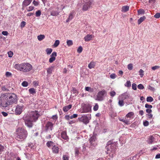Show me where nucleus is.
Masks as SVG:
<instances>
[{
    "instance_id": "18",
    "label": "nucleus",
    "mask_w": 160,
    "mask_h": 160,
    "mask_svg": "<svg viewBox=\"0 0 160 160\" xmlns=\"http://www.w3.org/2000/svg\"><path fill=\"white\" fill-rule=\"evenodd\" d=\"M50 126H53V124L52 122L48 121L45 127V131L47 132Z\"/></svg>"
},
{
    "instance_id": "52",
    "label": "nucleus",
    "mask_w": 160,
    "mask_h": 160,
    "mask_svg": "<svg viewBox=\"0 0 160 160\" xmlns=\"http://www.w3.org/2000/svg\"><path fill=\"white\" fill-rule=\"evenodd\" d=\"M145 107L147 109H151L152 108V105L149 104L148 103H146L145 104Z\"/></svg>"
},
{
    "instance_id": "29",
    "label": "nucleus",
    "mask_w": 160,
    "mask_h": 160,
    "mask_svg": "<svg viewBox=\"0 0 160 160\" xmlns=\"http://www.w3.org/2000/svg\"><path fill=\"white\" fill-rule=\"evenodd\" d=\"M146 18L145 16H143L140 18L138 19V25L140 24Z\"/></svg>"
},
{
    "instance_id": "55",
    "label": "nucleus",
    "mask_w": 160,
    "mask_h": 160,
    "mask_svg": "<svg viewBox=\"0 0 160 160\" xmlns=\"http://www.w3.org/2000/svg\"><path fill=\"white\" fill-rule=\"evenodd\" d=\"M144 71L142 69H140V70L139 71V74L140 76L141 77H142L144 76Z\"/></svg>"
},
{
    "instance_id": "62",
    "label": "nucleus",
    "mask_w": 160,
    "mask_h": 160,
    "mask_svg": "<svg viewBox=\"0 0 160 160\" xmlns=\"http://www.w3.org/2000/svg\"><path fill=\"white\" fill-rule=\"evenodd\" d=\"M116 92L114 91H112L110 92V94L111 96L113 97L115 95Z\"/></svg>"
},
{
    "instance_id": "36",
    "label": "nucleus",
    "mask_w": 160,
    "mask_h": 160,
    "mask_svg": "<svg viewBox=\"0 0 160 160\" xmlns=\"http://www.w3.org/2000/svg\"><path fill=\"white\" fill-rule=\"evenodd\" d=\"M45 38V36L44 35L40 34L38 36L37 38L38 40L39 41H41L44 39Z\"/></svg>"
},
{
    "instance_id": "4",
    "label": "nucleus",
    "mask_w": 160,
    "mask_h": 160,
    "mask_svg": "<svg viewBox=\"0 0 160 160\" xmlns=\"http://www.w3.org/2000/svg\"><path fill=\"white\" fill-rule=\"evenodd\" d=\"M33 121L34 122H36L40 116L38 113V111L37 110L31 112H30L24 115Z\"/></svg>"
},
{
    "instance_id": "41",
    "label": "nucleus",
    "mask_w": 160,
    "mask_h": 160,
    "mask_svg": "<svg viewBox=\"0 0 160 160\" xmlns=\"http://www.w3.org/2000/svg\"><path fill=\"white\" fill-rule=\"evenodd\" d=\"M131 82L130 81H127L126 83L124 84L125 87L128 88H129L131 86Z\"/></svg>"
},
{
    "instance_id": "58",
    "label": "nucleus",
    "mask_w": 160,
    "mask_h": 160,
    "mask_svg": "<svg viewBox=\"0 0 160 160\" xmlns=\"http://www.w3.org/2000/svg\"><path fill=\"white\" fill-rule=\"evenodd\" d=\"M26 24V22L24 21H22L20 24V27L21 28H23L25 27Z\"/></svg>"
},
{
    "instance_id": "56",
    "label": "nucleus",
    "mask_w": 160,
    "mask_h": 160,
    "mask_svg": "<svg viewBox=\"0 0 160 160\" xmlns=\"http://www.w3.org/2000/svg\"><path fill=\"white\" fill-rule=\"evenodd\" d=\"M137 87L139 89H143L144 88L143 85L142 84H138L137 86Z\"/></svg>"
},
{
    "instance_id": "25",
    "label": "nucleus",
    "mask_w": 160,
    "mask_h": 160,
    "mask_svg": "<svg viewBox=\"0 0 160 160\" xmlns=\"http://www.w3.org/2000/svg\"><path fill=\"white\" fill-rule=\"evenodd\" d=\"M96 63L93 61L91 62L88 65V67L89 69L94 68L95 66Z\"/></svg>"
},
{
    "instance_id": "3",
    "label": "nucleus",
    "mask_w": 160,
    "mask_h": 160,
    "mask_svg": "<svg viewBox=\"0 0 160 160\" xmlns=\"http://www.w3.org/2000/svg\"><path fill=\"white\" fill-rule=\"evenodd\" d=\"M17 138L19 139H25L28 135L27 131L23 128H18L16 130Z\"/></svg>"
},
{
    "instance_id": "6",
    "label": "nucleus",
    "mask_w": 160,
    "mask_h": 160,
    "mask_svg": "<svg viewBox=\"0 0 160 160\" xmlns=\"http://www.w3.org/2000/svg\"><path fill=\"white\" fill-rule=\"evenodd\" d=\"M96 134L93 133V135L89 139V142L90 143V148L92 150H93L97 145V142L96 141Z\"/></svg>"
},
{
    "instance_id": "45",
    "label": "nucleus",
    "mask_w": 160,
    "mask_h": 160,
    "mask_svg": "<svg viewBox=\"0 0 160 160\" xmlns=\"http://www.w3.org/2000/svg\"><path fill=\"white\" fill-rule=\"evenodd\" d=\"M21 84L23 87H27L28 86V84L26 81H24L22 82Z\"/></svg>"
},
{
    "instance_id": "15",
    "label": "nucleus",
    "mask_w": 160,
    "mask_h": 160,
    "mask_svg": "<svg viewBox=\"0 0 160 160\" xmlns=\"http://www.w3.org/2000/svg\"><path fill=\"white\" fill-rule=\"evenodd\" d=\"M121 98L124 100L128 98H130L131 96L129 93L126 92L122 94L121 95Z\"/></svg>"
},
{
    "instance_id": "50",
    "label": "nucleus",
    "mask_w": 160,
    "mask_h": 160,
    "mask_svg": "<svg viewBox=\"0 0 160 160\" xmlns=\"http://www.w3.org/2000/svg\"><path fill=\"white\" fill-rule=\"evenodd\" d=\"M98 107L99 106L98 104L97 103H95V105L94 106L93 108V109L94 111H97V110H98Z\"/></svg>"
},
{
    "instance_id": "38",
    "label": "nucleus",
    "mask_w": 160,
    "mask_h": 160,
    "mask_svg": "<svg viewBox=\"0 0 160 160\" xmlns=\"http://www.w3.org/2000/svg\"><path fill=\"white\" fill-rule=\"evenodd\" d=\"M52 51V49L51 48H47L46 50V52L48 55L50 54Z\"/></svg>"
},
{
    "instance_id": "17",
    "label": "nucleus",
    "mask_w": 160,
    "mask_h": 160,
    "mask_svg": "<svg viewBox=\"0 0 160 160\" xmlns=\"http://www.w3.org/2000/svg\"><path fill=\"white\" fill-rule=\"evenodd\" d=\"M61 138L65 140H68L69 139L68 136L67 135L66 131H63L61 134Z\"/></svg>"
},
{
    "instance_id": "11",
    "label": "nucleus",
    "mask_w": 160,
    "mask_h": 160,
    "mask_svg": "<svg viewBox=\"0 0 160 160\" xmlns=\"http://www.w3.org/2000/svg\"><path fill=\"white\" fill-rule=\"evenodd\" d=\"M84 2L83 5L82 10L83 11H86L90 8L92 4V2L91 1H89L88 2L85 1Z\"/></svg>"
},
{
    "instance_id": "48",
    "label": "nucleus",
    "mask_w": 160,
    "mask_h": 160,
    "mask_svg": "<svg viewBox=\"0 0 160 160\" xmlns=\"http://www.w3.org/2000/svg\"><path fill=\"white\" fill-rule=\"evenodd\" d=\"M14 158L9 156H5V160H13Z\"/></svg>"
},
{
    "instance_id": "37",
    "label": "nucleus",
    "mask_w": 160,
    "mask_h": 160,
    "mask_svg": "<svg viewBox=\"0 0 160 160\" xmlns=\"http://www.w3.org/2000/svg\"><path fill=\"white\" fill-rule=\"evenodd\" d=\"M60 43V42L59 40H56L55 41V42L53 45V46L55 48L57 47L59 44Z\"/></svg>"
},
{
    "instance_id": "42",
    "label": "nucleus",
    "mask_w": 160,
    "mask_h": 160,
    "mask_svg": "<svg viewBox=\"0 0 160 160\" xmlns=\"http://www.w3.org/2000/svg\"><path fill=\"white\" fill-rule=\"evenodd\" d=\"M146 101L147 102H151L153 101V99L152 97L148 96L147 97Z\"/></svg>"
},
{
    "instance_id": "30",
    "label": "nucleus",
    "mask_w": 160,
    "mask_h": 160,
    "mask_svg": "<svg viewBox=\"0 0 160 160\" xmlns=\"http://www.w3.org/2000/svg\"><path fill=\"white\" fill-rule=\"evenodd\" d=\"M86 91H88L90 92H92L94 91V89L89 87H86L85 88Z\"/></svg>"
},
{
    "instance_id": "46",
    "label": "nucleus",
    "mask_w": 160,
    "mask_h": 160,
    "mask_svg": "<svg viewBox=\"0 0 160 160\" xmlns=\"http://www.w3.org/2000/svg\"><path fill=\"white\" fill-rule=\"evenodd\" d=\"M143 125L145 127L148 126L149 124L148 121L147 120H145L143 121Z\"/></svg>"
},
{
    "instance_id": "44",
    "label": "nucleus",
    "mask_w": 160,
    "mask_h": 160,
    "mask_svg": "<svg viewBox=\"0 0 160 160\" xmlns=\"http://www.w3.org/2000/svg\"><path fill=\"white\" fill-rule=\"evenodd\" d=\"M71 92L73 93H77L78 94L79 93L78 91L75 88L72 87V89L71 90Z\"/></svg>"
},
{
    "instance_id": "34",
    "label": "nucleus",
    "mask_w": 160,
    "mask_h": 160,
    "mask_svg": "<svg viewBox=\"0 0 160 160\" xmlns=\"http://www.w3.org/2000/svg\"><path fill=\"white\" fill-rule=\"evenodd\" d=\"M118 104L120 107L123 106L124 104V100L122 99H119L118 102Z\"/></svg>"
},
{
    "instance_id": "32",
    "label": "nucleus",
    "mask_w": 160,
    "mask_h": 160,
    "mask_svg": "<svg viewBox=\"0 0 160 160\" xmlns=\"http://www.w3.org/2000/svg\"><path fill=\"white\" fill-rule=\"evenodd\" d=\"M75 156H78L80 153L79 148L75 147L74 149Z\"/></svg>"
},
{
    "instance_id": "53",
    "label": "nucleus",
    "mask_w": 160,
    "mask_h": 160,
    "mask_svg": "<svg viewBox=\"0 0 160 160\" xmlns=\"http://www.w3.org/2000/svg\"><path fill=\"white\" fill-rule=\"evenodd\" d=\"M8 56L9 58H12L13 55V52L12 51H10L8 52Z\"/></svg>"
},
{
    "instance_id": "47",
    "label": "nucleus",
    "mask_w": 160,
    "mask_h": 160,
    "mask_svg": "<svg viewBox=\"0 0 160 160\" xmlns=\"http://www.w3.org/2000/svg\"><path fill=\"white\" fill-rule=\"evenodd\" d=\"M67 45L68 46H70L73 45V42L71 40H68L67 41Z\"/></svg>"
},
{
    "instance_id": "16",
    "label": "nucleus",
    "mask_w": 160,
    "mask_h": 160,
    "mask_svg": "<svg viewBox=\"0 0 160 160\" xmlns=\"http://www.w3.org/2000/svg\"><path fill=\"white\" fill-rule=\"evenodd\" d=\"M32 0H24L22 2V6L26 7L29 5L32 2Z\"/></svg>"
},
{
    "instance_id": "28",
    "label": "nucleus",
    "mask_w": 160,
    "mask_h": 160,
    "mask_svg": "<svg viewBox=\"0 0 160 160\" xmlns=\"http://www.w3.org/2000/svg\"><path fill=\"white\" fill-rule=\"evenodd\" d=\"M129 6H123L122 8V11L123 12H125L129 10Z\"/></svg>"
},
{
    "instance_id": "7",
    "label": "nucleus",
    "mask_w": 160,
    "mask_h": 160,
    "mask_svg": "<svg viewBox=\"0 0 160 160\" xmlns=\"http://www.w3.org/2000/svg\"><path fill=\"white\" fill-rule=\"evenodd\" d=\"M22 119L24 121L25 125L26 126L29 128H32L33 125V122H34L33 121L25 115L23 116Z\"/></svg>"
},
{
    "instance_id": "5",
    "label": "nucleus",
    "mask_w": 160,
    "mask_h": 160,
    "mask_svg": "<svg viewBox=\"0 0 160 160\" xmlns=\"http://www.w3.org/2000/svg\"><path fill=\"white\" fill-rule=\"evenodd\" d=\"M80 118H78V121L80 122H82L86 125L88 124L89 120L91 119V114H85L81 115Z\"/></svg>"
},
{
    "instance_id": "57",
    "label": "nucleus",
    "mask_w": 160,
    "mask_h": 160,
    "mask_svg": "<svg viewBox=\"0 0 160 160\" xmlns=\"http://www.w3.org/2000/svg\"><path fill=\"white\" fill-rule=\"evenodd\" d=\"M128 68L130 70H132L133 68L132 64V63L128 64Z\"/></svg>"
},
{
    "instance_id": "51",
    "label": "nucleus",
    "mask_w": 160,
    "mask_h": 160,
    "mask_svg": "<svg viewBox=\"0 0 160 160\" xmlns=\"http://www.w3.org/2000/svg\"><path fill=\"white\" fill-rule=\"evenodd\" d=\"M137 84L135 83H133L132 84V89L134 90H137Z\"/></svg>"
},
{
    "instance_id": "9",
    "label": "nucleus",
    "mask_w": 160,
    "mask_h": 160,
    "mask_svg": "<svg viewBox=\"0 0 160 160\" xmlns=\"http://www.w3.org/2000/svg\"><path fill=\"white\" fill-rule=\"evenodd\" d=\"M22 69L21 70V71H22L24 72H28L30 71L32 68V65L29 63H22Z\"/></svg>"
},
{
    "instance_id": "1",
    "label": "nucleus",
    "mask_w": 160,
    "mask_h": 160,
    "mask_svg": "<svg viewBox=\"0 0 160 160\" xmlns=\"http://www.w3.org/2000/svg\"><path fill=\"white\" fill-rule=\"evenodd\" d=\"M17 101V96L15 94L9 92L2 93L0 97V106L6 108Z\"/></svg>"
},
{
    "instance_id": "19",
    "label": "nucleus",
    "mask_w": 160,
    "mask_h": 160,
    "mask_svg": "<svg viewBox=\"0 0 160 160\" xmlns=\"http://www.w3.org/2000/svg\"><path fill=\"white\" fill-rule=\"evenodd\" d=\"M94 37V35L92 34L90 35L88 34L84 37V39L86 42H87L92 40V38Z\"/></svg>"
},
{
    "instance_id": "59",
    "label": "nucleus",
    "mask_w": 160,
    "mask_h": 160,
    "mask_svg": "<svg viewBox=\"0 0 160 160\" xmlns=\"http://www.w3.org/2000/svg\"><path fill=\"white\" fill-rule=\"evenodd\" d=\"M146 117H148L147 119H150L152 118L153 115L152 114H147L146 115Z\"/></svg>"
},
{
    "instance_id": "2",
    "label": "nucleus",
    "mask_w": 160,
    "mask_h": 160,
    "mask_svg": "<svg viewBox=\"0 0 160 160\" xmlns=\"http://www.w3.org/2000/svg\"><path fill=\"white\" fill-rule=\"evenodd\" d=\"M118 144L117 142L113 141V140H109L107 143L105 149L107 152H116L118 148Z\"/></svg>"
},
{
    "instance_id": "27",
    "label": "nucleus",
    "mask_w": 160,
    "mask_h": 160,
    "mask_svg": "<svg viewBox=\"0 0 160 160\" xmlns=\"http://www.w3.org/2000/svg\"><path fill=\"white\" fill-rule=\"evenodd\" d=\"M155 138L153 136H151L149 139L148 141V143L150 144H152Z\"/></svg>"
},
{
    "instance_id": "35",
    "label": "nucleus",
    "mask_w": 160,
    "mask_h": 160,
    "mask_svg": "<svg viewBox=\"0 0 160 160\" xmlns=\"http://www.w3.org/2000/svg\"><path fill=\"white\" fill-rule=\"evenodd\" d=\"M134 116V113L132 112H130L126 115L125 117L127 118H131Z\"/></svg>"
},
{
    "instance_id": "26",
    "label": "nucleus",
    "mask_w": 160,
    "mask_h": 160,
    "mask_svg": "<svg viewBox=\"0 0 160 160\" xmlns=\"http://www.w3.org/2000/svg\"><path fill=\"white\" fill-rule=\"evenodd\" d=\"M22 63L20 64H16L15 65L14 67L15 69L21 71V70L22 69Z\"/></svg>"
},
{
    "instance_id": "20",
    "label": "nucleus",
    "mask_w": 160,
    "mask_h": 160,
    "mask_svg": "<svg viewBox=\"0 0 160 160\" xmlns=\"http://www.w3.org/2000/svg\"><path fill=\"white\" fill-rule=\"evenodd\" d=\"M107 154H109V158L108 159L109 160H111L112 159L114 156H115L116 155V152H107Z\"/></svg>"
},
{
    "instance_id": "12",
    "label": "nucleus",
    "mask_w": 160,
    "mask_h": 160,
    "mask_svg": "<svg viewBox=\"0 0 160 160\" xmlns=\"http://www.w3.org/2000/svg\"><path fill=\"white\" fill-rule=\"evenodd\" d=\"M140 156V153H139L133 157L128 156L122 160H138Z\"/></svg>"
},
{
    "instance_id": "39",
    "label": "nucleus",
    "mask_w": 160,
    "mask_h": 160,
    "mask_svg": "<svg viewBox=\"0 0 160 160\" xmlns=\"http://www.w3.org/2000/svg\"><path fill=\"white\" fill-rule=\"evenodd\" d=\"M145 11L144 10L140 9L138 10V15L144 14L145 13Z\"/></svg>"
},
{
    "instance_id": "60",
    "label": "nucleus",
    "mask_w": 160,
    "mask_h": 160,
    "mask_svg": "<svg viewBox=\"0 0 160 160\" xmlns=\"http://www.w3.org/2000/svg\"><path fill=\"white\" fill-rule=\"evenodd\" d=\"M5 75L7 77H9L12 76V74L10 72H6Z\"/></svg>"
},
{
    "instance_id": "31",
    "label": "nucleus",
    "mask_w": 160,
    "mask_h": 160,
    "mask_svg": "<svg viewBox=\"0 0 160 160\" xmlns=\"http://www.w3.org/2000/svg\"><path fill=\"white\" fill-rule=\"evenodd\" d=\"M54 144V143L52 141H48L47 142L46 145L49 148L51 146L53 147Z\"/></svg>"
},
{
    "instance_id": "23",
    "label": "nucleus",
    "mask_w": 160,
    "mask_h": 160,
    "mask_svg": "<svg viewBox=\"0 0 160 160\" xmlns=\"http://www.w3.org/2000/svg\"><path fill=\"white\" fill-rule=\"evenodd\" d=\"M54 66H51L47 69V72L48 74H51L52 73V71L54 69Z\"/></svg>"
},
{
    "instance_id": "64",
    "label": "nucleus",
    "mask_w": 160,
    "mask_h": 160,
    "mask_svg": "<svg viewBox=\"0 0 160 160\" xmlns=\"http://www.w3.org/2000/svg\"><path fill=\"white\" fill-rule=\"evenodd\" d=\"M155 18H160V13L157 12L155 14L154 16Z\"/></svg>"
},
{
    "instance_id": "21",
    "label": "nucleus",
    "mask_w": 160,
    "mask_h": 160,
    "mask_svg": "<svg viewBox=\"0 0 160 160\" xmlns=\"http://www.w3.org/2000/svg\"><path fill=\"white\" fill-rule=\"evenodd\" d=\"M52 152L54 153H58L59 152V148L58 146H56L54 145L52 148Z\"/></svg>"
},
{
    "instance_id": "13",
    "label": "nucleus",
    "mask_w": 160,
    "mask_h": 160,
    "mask_svg": "<svg viewBox=\"0 0 160 160\" xmlns=\"http://www.w3.org/2000/svg\"><path fill=\"white\" fill-rule=\"evenodd\" d=\"M57 56V53L56 52H53L50 55V58L49 59V62L50 63H52L56 59Z\"/></svg>"
},
{
    "instance_id": "24",
    "label": "nucleus",
    "mask_w": 160,
    "mask_h": 160,
    "mask_svg": "<svg viewBox=\"0 0 160 160\" xmlns=\"http://www.w3.org/2000/svg\"><path fill=\"white\" fill-rule=\"evenodd\" d=\"M59 12L57 10H53L50 12V15L53 16H57L59 14Z\"/></svg>"
},
{
    "instance_id": "61",
    "label": "nucleus",
    "mask_w": 160,
    "mask_h": 160,
    "mask_svg": "<svg viewBox=\"0 0 160 160\" xmlns=\"http://www.w3.org/2000/svg\"><path fill=\"white\" fill-rule=\"evenodd\" d=\"M69 157L67 155H63L62 157L63 160H69Z\"/></svg>"
},
{
    "instance_id": "33",
    "label": "nucleus",
    "mask_w": 160,
    "mask_h": 160,
    "mask_svg": "<svg viewBox=\"0 0 160 160\" xmlns=\"http://www.w3.org/2000/svg\"><path fill=\"white\" fill-rule=\"evenodd\" d=\"M28 91L29 92V93L32 95H34V94L36 93V90L33 88H30L29 89Z\"/></svg>"
},
{
    "instance_id": "22",
    "label": "nucleus",
    "mask_w": 160,
    "mask_h": 160,
    "mask_svg": "<svg viewBox=\"0 0 160 160\" xmlns=\"http://www.w3.org/2000/svg\"><path fill=\"white\" fill-rule=\"evenodd\" d=\"M72 105V104H69L68 105L66 106L63 107L62 110L65 112H67L68 110L71 108Z\"/></svg>"
},
{
    "instance_id": "63",
    "label": "nucleus",
    "mask_w": 160,
    "mask_h": 160,
    "mask_svg": "<svg viewBox=\"0 0 160 160\" xmlns=\"http://www.w3.org/2000/svg\"><path fill=\"white\" fill-rule=\"evenodd\" d=\"M101 126L102 128H106L108 127V126L106 125L105 122H104L101 123Z\"/></svg>"
},
{
    "instance_id": "49",
    "label": "nucleus",
    "mask_w": 160,
    "mask_h": 160,
    "mask_svg": "<svg viewBox=\"0 0 160 160\" xmlns=\"http://www.w3.org/2000/svg\"><path fill=\"white\" fill-rule=\"evenodd\" d=\"M82 50L83 48L81 46H80L78 48L77 50V52L78 53H80L82 52Z\"/></svg>"
},
{
    "instance_id": "54",
    "label": "nucleus",
    "mask_w": 160,
    "mask_h": 160,
    "mask_svg": "<svg viewBox=\"0 0 160 160\" xmlns=\"http://www.w3.org/2000/svg\"><path fill=\"white\" fill-rule=\"evenodd\" d=\"M148 88L152 92H154L155 91V88L152 87L150 85H149L148 86Z\"/></svg>"
},
{
    "instance_id": "43",
    "label": "nucleus",
    "mask_w": 160,
    "mask_h": 160,
    "mask_svg": "<svg viewBox=\"0 0 160 160\" xmlns=\"http://www.w3.org/2000/svg\"><path fill=\"white\" fill-rule=\"evenodd\" d=\"M65 118L67 120H69L70 118L71 119H72L73 118H74L73 117L72 115L70 116V117L69 115H67L65 116Z\"/></svg>"
},
{
    "instance_id": "14",
    "label": "nucleus",
    "mask_w": 160,
    "mask_h": 160,
    "mask_svg": "<svg viewBox=\"0 0 160 160\" xmlns=\"http://www.w3.org/2000/svg\"><path fill=\"white\" fill-rule=\"evenodd\" d=\"M23 106H20L19 105H18L16 108L15 110V113L16 115H19L21 114L22 112V109Z\"/></svg>"
},
{
    "instance_id": "10",
    "label": "nucleus",
    "mask_w": 160,
    "mask_h": 160,
    "mask_svg": "<svg viewBox=\"0 0 160 160\" xmlns=\"http://www.w3.org/2000/svg\"><path fill=\"white\" fill-rule=\"evenodd\" d=\"M92 106L89 104H85L82 109V112L87 113L91 112Z\"/></svg>"
},
{
    "instance_id": "8",
    "label": "nucleus",
    "mask_w": 160,
    "mask_h": 160,
    "mask_svg": "<svg viewBox=\"0 0 160 160\" xmlns=\"http://www.w3.org/2000/svg\"><path fill=\"white\" fill-rule=\"evenodd\" d=\"M107 94V92L104 89H103L99 91L96 96V100L99 101H102L103 100L104 96H106Z\"/></svg>"
},
{
    "instance_id": "40",
    "label": "nucleus",
    "mask_w": 160,
    "mask_h": 160,
    "mask_svg": "<svg viewBox=\"0 0 160 160\" xmlns=\"http://www.w3.org/2000/svg\"><path fill=\"white\" fill-rule=\"evenodd\" d=\"M41 14V11L40 10H38L36 12L35 16L36 17H38L40 16Z\"/></svg>"
}]
</instances>
